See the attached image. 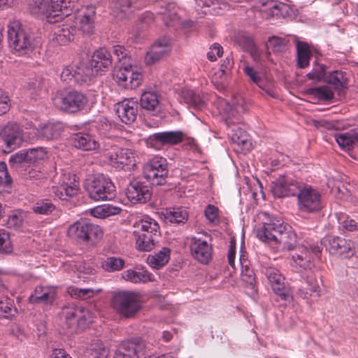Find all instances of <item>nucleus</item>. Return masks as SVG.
Returning <instances> with one entry per match:
<instances>
[{
	"label": "nucleus",
	"instance_id": "nucleus-31",
	"mask_svg": "<svg viewBox=\"0 0 358 358\" xmlns=\"http://www.w3.org/2000/svg\"><path fill=\"white\" fill-rule=\"evenodd\" d=\"M79 313L80 307L73 304L64 306L61 311V317L64 319L67 328L71 333L76 331V323Z\"/></svg>",
	"mask_w": 358,
	"mask_h": 358
},
{
	"label": "nucleus",
	"instance_id": "nucleus-44",
	"mask_svg": "<svg viewBox=\"0 0 358 358\" xmlns=\"http://www.w3.org/2000/svg\"><path fill=\"white\" fill-rule=\"evenodd\" d=\"M140 104L143 109L155 111L159 105L157 94L150 92L143 93L140 99Z\"/></svg>",
	"mask_w": 358,
	"mask_h": 358
},
{
	"label": "nucleus",
	"instance_id": "nucleus-2",
	"mask_svg": "<svg viewBox=\"0 0 358 358\" xmlns=\"http://www.w3.org/2000/svg\"><path fill=\"white\" fill-rule=\"evenodd\" d=\"M68 236L79 243L94 245L103 236V230L97 224L80 219L68 228Z\"/></svg>",
	"mask_w": 358,
	"mask_h": 358
},
{
	"label": "nucleus",
	"instance_id": "nucleus-52",
	"mask_svg": "<svg viewBox=\"0 0 358 358\" xmlns=\"http://www.w3.org/2000/svg\"><path fill=\"white\" fill-rule=\"evenodd\" d=\"M288 41L278 36L270 37L267 43L268 48L275 52H282L287 49Z\"/></svg>",
	"mask_w": 358,
	"mask_h": 358
},
{
	"label": "nucleus",
	"instance_id": "nucleus-20",
	"mask_svg": "<svg viewBox=\"0 0 358 358\" xmlns=\"http://www.w3.org/2000/svg\"><path fill=\"white\" fill-rule=\"evenodd\" d=\"M69 0H50L48 3L47 22L55 23L70 15Z\"/></svg>",
	"mask_w": 358,
	"mask_h": 358
},
{
	"label": "nucleus",
	"instance_id": "nucleus-35",
	"mask_svg": "<svg viewBox=\"0 0 358 358\" xmlns=\"http://www.w3.org/2000/svg\"><path fill=\"white\" fill-rule=\"evenodd\" d=\"M231 138L234 143L240 146L242 150H249L251 147L250 138L247 132L237 127L232 130Z\"/></svg>",
	"mask_w": 358,
	"mask_h": 358
},
{
	"label": "nucleus",
	"instance_id": "nucleus-24",
	"mask_svg": "<svg viewBox=\"0 0 358 358\" xmlns=\"http://www.w3.org/2000/svg\"><path fill=\"white\" fill-rule=\"evenodd\" d=\"M70 142L73 147L83 151L95 150L99 147V143L95 138L87 133L79 132L73 134L70 138Z\"/></svg>",
	"mask_w": 358,
	"mask_h": 358
},
{
	"label": "nucleus",
	"instance_id": "nucleus-21",
	"mask_svg": "<svg viewBox=\"0 0 358 358\" xmlns=\"http://www.w3.org/2000/svg\"><path fill=\"white\" fill-rule=\"evenodd\" d=\"M138 108V103L132 99L124 100L115 105L116 115L126 124H130L136 120Z\"/></svg>",
	"mask_w": 358,
	"mask_h": 358
},
{
	"label": "nucleus",
	"instance_id": "nucleus-37",
	"mask_svg": "<svg viewBox=\"0 0 358 358\" xmlns=\"http://www.w3.org/2000/svg\"><path fill=\"white\" fill-rule=\"evenodd\" d=\"M76 32L75 27L66 26L55 31V39L58 44L65 45L74 39Z\"/></svg>",
	"mask_w": 358,
	"mask_h": 358
},
{
	"label": "nucleus",
	"instance_id": "nucleus-45",
	"mask_svg": "<svg viewBox=\"0 0 358 358\" xmlns=\"http://www.w3.org/2000/svg\"><path fill=\"white\" fill-rule=\"evenodd\" d=\"M120 211V208L109 204H104L94 208L92 210V215L95 217L105 218L110 215H117Z\"/></svg>",
	"mask_w": 358,
	"mask_h": 358
},
{
	"label": "nucleus",
	"instance_id": "nucleus-22",
	"mask_svg": "<svg viewBox=\"0 0 358 358\" xmlns=\"http://www.w3.org/2000/svg\"><path fill=\"white\" fill-rule=\"evenodd\" d=\"M190 250L192 256L202 264H208L212 259V247L206 241L193 238Z\"/></svg>",
	"mask_w": 358,
	"mask_h": 358
},
{
	"label": "nucleus",
	"instance_id": "nucleus-6",
	"mask_svg": "<svg viewBox=\"0 0 358 358\" xmlns=\"http://www.w3.org/2000/svg\"><path fill=\"white\" fill-rule=\"evenodd\" d=\"M296 196L298 208L301 212L313 213L320 211L323 207L320 192L310 185L303 183Z\"/></svg>",
	"mask_w": 358,
	"mask_h": 358
},
{
	"label": "nucleus",
	"instance_id": "nucleus-59",
	"mask_svg": "<svg viewBox=\"0 0 358 358\" xmlns=\"http://www.w3.org/2000/svg\"><path fill=\"white\" fill-rule=\"evenodd\" d=\"M218 213V208L211 204L207 205L204 210V214L206 219L209 221V222L214 224H218L220 223Z\"/></svg>",
	"mask_w": 358,
	"mask_h": 358
},
{
	"label": "nucleus",
	"instance_id": "nucleus-5",
	"mask_svg": "<svg viewBox=\"0 0 358 358\" xmlns=\"http://www.w3.org/2000/svg\"><path fill=\"white\" fill-rule=\"evenodd\" d=\"M8 41L10 47L20 54L25 53L32 48L29 31L17 21L8 25Z\"/></svg>",
	"mask_w": 358,
	"mask_h": 358
},
{
	"label": "nucleus",
	"instance_id": "nucleus-32",
	"mask_svg": "<svg viewBox=\"0 0 358 358\" xmlns=\"http://www.w3.org/2000/svg\"><path fill=\"white\" fill-rule=\"evenodd\" d=\"M297 66L304 69L309 65L312 52L306 42L296 41Z\"/></svg>",
	"mask_w": 358,
	"mask_h": 358
},
{
	"label": "nucleus",
	"instance_id": "nucleus-51",
	"mask_svg": "<svg viewBox=\"0 0 358 358\" xmlns=\"http://www.w3.org/2000/svg\"><path fill=\"white\" fill-rule=\"evenodd\" d=\"M89 358H107L108 350L100 340L94 341L90 347Z\"/></svg>",
	"mask_w": 358,
	"mask_h": 358
},
{
	"label": "nucleus",
	"instance_id": "nucleus-16",
	"mask_svg": "<svg viewBox=\"0 0 358 358\" xmlns=\"http://www.w3.org/2000/svg\"><path fill=\"white\" fill-rule=\"evenodd\" d=\"M113 76L120 86L131 90L138 87L143 78L142 74L134 71L131 64L120 65L114 71Z\"/></svg>",
	"mask_w": 358,
	"mask_h": 358
},
{
	"label": "nucleus",
	"instance_id": "nucleus-49",
	"mask_svg": "<svg viewBox=\"0 0 358 358\" xmlns=\"http://www.w3.org/2000/svg\"><path fill=\"white\" fill-rule=\"evenodd\" d=\"M136 237V248L140 251H151L155 245L159 242L158 239H154L152 237H148L143 234Z\"/></svg>",
	"mask_w": 358,
	"mask_h": 358
},
{
	"label": "nucleus",
	"instance_id": "nucleus-17",
	"mask_svg": "<svg viewBox=\"0 0 358 358\" xmlns=\"http://www.w3.org/2000/svg\"><path fill=\"white\" fill-rule=\"evenodd\" d=\"M184 138L185 134L181 131H163L150 135L147 143L156 150H160L165 145H178Z\"/></svg>",
	"mask_w": 358,
	"mask_h": 358
},
{
	"label": "nucleus",
	"instance_id": "nucleus-19",
	"mask_svg": "<svg viewBox=\"0 0 358 358\" xmlns=\"http://www.w3.org/2000/svg\"><path fill=\"white\" fill-rule=\"evenodd\" d=\"M80 190L78 178L75 174H65L63 182L54 189L55 196L62 200H69L76 196Z\"/></svg>",
	"mask_w": 358,
	"mask_h": 358
},
{
	"label": "nucleus",
	"instance_id": "nucleus-62",
	"mask_svg": "<svg viewBox=\"0 0 358 358\" xmlns=\"http://www.w3.org/2000/svg\"><path fill=\"white\" fill-rule=\"evenodd\" d=\"M11 104L8 94L0 89V115L9 111Z\"/></svg>",
	"mask_w": 358,
	"mask_h": 358
},
{
	"label": "nucleus",
	"instance_id": "nucleus-1",
	"mask_svg": "<svg viewBox=\"0 0 358 358\" xmlns=\"http://www.w3.org/2000/svg\"><path fill=\"white\" fill-rule=\"evenodd\" d=\"M110 306L117 315L125 319L134 317L141 308L139 295L129 291L115 292Z\"/></svg>",
	"mask_w": 358,
	"mask_h": 358
},
{
	"label": "nucleus",
	"instance_id": "nucleus-14",
	"mask_svg": "<svg viewBox=\"0 0 358 358\" xmlns=\"http://www.w3.org/2000/svg\"><path fill=\"white\" fill-rule=\"evenodd\" d=\"M150 182L138 179L131 180L127 187V196L132 203H145L150 201L152 190Z\"/></svg>",
	"mask_w": 358,
	"mask_h": 358
},
{
	"label": "nucleus",
	"instance_id": "nucleus-40",
	"mask_svg": "<svg viewBox=\"0 0 358 358\" xmlns=\"http://www.w3.org/2000/svg\"><path fill=\"white\" fill-rule=\"evenodd\" d=\"M123 278L133 283L146 282L151 280V276L148 271H136L128 269L122 273Z\"/></svg>",
	"mask_w": 358,
	"mask_h": 358
},
{
	"label": "nucleus",
	"instance_id": "nucleus-11",
	"mask_svg": "<svg viewBox=\"0 0 358 358\" xmlns=\"http://www.w3.org/2000/svg\"><path fill=\"white\" fill-rule=\"evenodd\" d=\"M0 141L8 152L17 148L23 141V129L18 123L13 121L0 126Z\"/></svg>",
	"mask_w": 358,
	"mask_h": 358
},
{
	"label": "nucleus",
	"instance_id": "nucleus-27",
	"mask_svg": "<svg viewBox=\"0 0 358 358\" xmlns=\"http://www.w3.org/2000/svg\"><path fill=\"white\" fill-rule=\"evenodd\" d=\"M119 345L128 354L132 355L133 358H145L147 352L146 343L140 337L122 341Z\"/></svg>",
	"mask_w": 358,
	"mask_h": 358
},
{
	"label": "nucleus",
	"instance_id": "nucleus-53",
	"mask_svg": "<svg viewBox=\"0 0 358 358\" xmlns=\"http://www.w3.org/2000/svg\"><path fill=\"white\" fill-rule=\"evenodd\" d=\"M92 322V316L90 311L80 307V313H78L76 323V331L84 330Z\"/></svg>",
	"mask_w": 358,
	"mask_h": 358
},
{
	"label": "nucleus",
	"instance_id": "nucleus-9",
	"mask_svg": "<svg viewBox=\"0 0 358 358\" xmlns=\"http://www.w3.org/2000/svg\"><path fill=\"white\" fill-rule=\"evenodd\" d=\"M103 155L108 159L109 164L115 169H123L126 166L135 165L134 152L128 148L113 145L110 149L103 151Z\"/></svg>",
	"mask_w": 358,
	"mask_h": 358
},
{
	"label": "nucleus",
	"instance_id": "nucleus-8",
	"mask_svg": "<svg viewBox=\"0 0 358 358\" xmlns=\"http://www.w3.org/2000/svg\"><path fill=\"white\" fill-rule=\"evenodd\" d=\"M296 288V295L303 299L320 296V282L315 274L311 271L306 270L299 274Z\"/></svg>",
	"mask_w": 358,
	"mask_h": 358
},
{
	"label": "nucleus",
	"instance_id": "nucleus-58",
	"mask_svg": "<svg viewBox=\"0 0 358 358\" xmlns=\"http://www.w3.org/2000/svg\"><path fill=\"white\" fill-rule=\"evenodd\" d=\"M12 184V178L10 176L6 164L0 162V187L3 188H9Z\"/></svg>",
	"mask_w": 358,
	"mask_h": 358
},
{
	"label": "nucleus",
	"instance_id": "nucleus-43",
	"mask_svg": "<svg viewBox=\"0 0 358 358\" xmlns=\"http://www.w3.org/2000/svg\"><path fill=\"white\" fill-rule=\"evenodd\" d=\"M219 108L220 110V113H223L227 115V119H229L231 117H235L236 115L244 111V108L242 105L235 103L234 102L230 103L224 99L220 101Z\"/></svg>",
	"mask_w": 358,
	"mask_h": 358
},
{
	"label": "nucleus",
	"instance_id": "nucleus-57",
	"mask_svg": "<svg viewBox=\"0 0 358 358\" xmlns=\"http://www.w3.org/2000/svg\"><path fill=\"white\" fill-rule=\"evenodd\" d=\"M39 298L37 303L50 306L55 300L56 291L51 287H45L43 293H42V295L39 296Z\"/></svg>",
	"mask_w": 358,
	"mask_h": 358
},
{
	"label": "nucleus",
	"instance_id": "nucleus-36",
	"mask_svg": "<svg viewBox=\"0 0 358 358\" xmlns=\"http://www.w3.org/2000/svg\"><path fill=\"white\" fill-rule=\"evenodd\" d=\"M181 98L185 103L195 109L201 110L205 106V101L199 94H196L192 90H183L181 92Z\"/></svg>",
	"mask_w": 358,
	"mask_h": 358
},
{
	"label": "nucleus",
	"instance_id": "nucleus-3",
	"mask_svg": "<svg viewBox=\"0 0 358 358\" xmlns=\"http://www.w3.org/2000/svg\"><path fill=\"white\" fill-rule=\"evenodd\" d=\"M85 189L94 201L110 200L115 196V187L110 178L103 174L90 176L85 181Z\"/></svg>",
	"mask_w": 358,
	"mask_h": 358
},
{
	"label": "nucleus",
	"instance_id": "nucleus-60",
	"mask_svg": "<svg viewBox=\"0 0 358 358\" xmlns=\"http://www.w3.org/2000/svg\"><path fill=\"white\" fill-rule=\"evenodd\" d=\"M29 158L28 162L36 163L46 157V152L43 148H31L27 150Z\"/></svg>",
	"mask_w": 358,
	"mask_h": 358
},
{
	"label": "nucleus",
	"instance_id": "nucleus-50",
	"mask_svg": "<svg viewBox=\"0 0 358 358\" xmlns=\"http://www.w3.org/2000/svg\"><path fill=\"white\" fill-rule=\"evenodd\" d=\"M327 67L324 64H314L313 68L310 72L307 73L306 77L315 82L324 81V78L327 73H326Z\"/></svg>",
	"mask_w": 358,
	"mask_h": 358
},
{
	"label": "nucleus",
	"instance_id": "nucleus-38",
	"mask_svg": "<svg viewBox=\"0 0 358 358\" xmlns=\"http://www.w3.org/2000/svg\"><path fill=\"white\" fill-rule=\"evenodd\" d=\"M166 222L173 224H184L188 218L187 210L182 208H173L172 210H166L164 214Z\"/></svg>",
	"mask_w": 358,
	"mask_h": 358
},
{
	"label": "nucleus",
	"instance_id": "nucleus-7",
	"mask_svg": "<svg viewBox=\"0 0 358 358\" xmlns=\"http://www.w3.org/2000/svg\"><path fill=\"white\" fill-rule=\"evenodd\" d=\"M143 173L151 185H164L169 174L166 159L159 156L154 157L145 164Z\"/></svg>",
	"mask_w": 358,
	"mask_h": 358
},
{
	"label": "nucleus",
	"instance_id": "nucleus-25",
	"mask_svg": "<svg viewBox=\"0 0 358 358\" xmlns=\"http://www.w3.org/2000/svg\"><path fill=\"white\" fill-rule=\"evenodd\" d=\"M274 245L278 251L282 252L293 250L296 248L297 235L291 226H285Z\"/></svg>",
	"mask_w": 358,
	"mask_h": 358
},
{
	"label": "nucleus",
	"instance_id": "nucleus-61",
	"mask_svg": "<svg viewBox=\"0 0 358 358\" xmlns=\"http://www.w3.org/2000/svg\"><path fill=\"white\" fill-rule=\"evenodd\" d=\"M338 221L341 227L348 231H352L358 229L357 221L350 218L348 215H342L338 217Z\"/></svg>",
	"mask_w": 358,
	"mask_h": 358
},
{
	"label": "nucleus",
	"instance_id": "nucleus-33",
	"mask_svg": "<svg viewBox=\"0 0 358 358\" xmlns=\"http://www.w3.org/2000/svg\"><path fill=\"white\" fill-rule=\"evenodd\" d=\"M137 0H112L110 6L113 15L119 19L125 17L129 8Z\"/></svg>",
	"mask_w": 358,
	"mask_h": 358
},
{
	"label": "nucleus",
	"instance_id": "nucleus-56",
	"mask_svg": "<svg viewBox=\"0 0 358 358\" xmlns=\"http://www.w3.org/2000/svg\"><path fill=\"white\" fill-rule=\"evenodd\" d=\"M48 3V0H29V5L33 13H41L47 18Z\"/></svg>",
	"mask_w": 358,
	"mask_h": 358
},
{
	"label": "nucleus",
	"instance_id": "nucleus-48",
	"mask_svg": "<svg viewBox=\"0 0 358 358\" xmlns=\"http://www.w3.org/2000/svg\"><path fill=\"white\" fill-rule=\"evenodd\" d=\"M55 208V206L49 199L38 200L32 208L34 213L43 215L52 213Z\"/></svg>",
	"mask_w": 358,
	"mask_h": 358
},
{
	"label": "nucleus",
	"instance_id": "nucleus-64",
	"mask_svg": "<svg viewBox=\"0 0 358 358\" xmlns=\"http://www.w3.org/2000/svg\"><path fill=\"white\" fill-rule=\"evenodd\" d=\"M258 87L266 92V94L271 97H275V93L273 90V86L271 82H268L262 78L259 82L257 83Z\"/></svg>",
	"mask_w": 358,
	"mask_h": 358
},
{
	"label": "nucleus",
	"instance_id": "nucleus-34",
	"mask_svg": "<svg viewBox=\"0 0 358 358\" xmlns=\"http://www.w3.org/2000/svg\"><path fill=\"white\" fill-rule=\"evenodd\" d=\"M170 254L171 250L164 247L155 255H149L147 262L152 268L159 269L169 262Z\"/></svg>",
	"mask_w": 358,
	"mask_h": 358
},
{
	"label": "nucleus",
	"instance_id": "nucleus-55",
	"mask_svg": "<svg viewBox=\"0 0 358 358\" xmlns=\"http://www.w3.org/2000/svg\"><path fill=\"white\" fill-rule=\"evenodd\" d=\"M94 11L92 10V13H85L80 20V29L85 34H91L94 28L93 17Z\"/></svg>",
	"mask_w": 358,
	"mask_h": 358
},
{
	"label": "nucleus",
	"instance_id": "nucleus-4",
	"mask_svg": "<svg viewBox=\"0 0 358 358\" xmlns=\"http://www.w3.org/2000/svg\"><path fill=\"white\" fill-rule=\"evenodd\" d=\"M88 101L87 95L76 90L58 92L53 98V103L57 108L71 114L85 109Z\"/></svg>",
	"mask_w": 358,
	"mask_h": 358
},
{
	"label": "nucleus",
	"instance_id": "nucleus-10",
	"mask_svg": "<svg viewBox=\"0 0 358 358\" xmlns=\"http://www.w3.org/2000/svg\"><path fill=\"white\" fill-rule=\"evenodd\" d=\"M302 185L288 176H279L272 181L271 191L276 198L296 196Z\"/></svg>",
	"mask_w": 358,
	"mask_h": 358
},
{
	"label": "nucleus",
	"instance_id": "nucleus-63",
	"mask_svg": "<svg viewBox=\"0 0 358 358\" xmlns=\"http://www.w3.org/2000/svg\"><path fill=\"white\" fill-rule=\"evenodd\" d=\"M113 52L118 62L127 59L129 51L122 45H114L113 47Z\"/></svg>",
	"mask_w": 358,
	"mask_h": 358
},
{
	"label": "nucleus",
	"instance_id": "nucleus-15",
	"mask_svg": "<svg viewBox=\"0 0 358 358\" xmlns=\"http://www.w3.org/2000/svg\"><path fill=\"white\" fill-rule=\"evenodd\" d=\"M321 245L330 253L336 255H345V257H349L355 252L354 243L338 236H325L321 240Z\"/></svg>",
	"mask_w": 358,
	"mask_h": 358
},
{
	"label": "nucleus",
	"instance_id": "nucleus-47",
	"mask_svg": "<svg viewBox=\"0 0 358 358\" xmlns=\"http://www.w3.org/2000/svg\"><path fill=\"white\" fill-rule=\"evenodd\" d=\"M101 291V289H80L78 287H71L69 289V293L71 296L80 299L81 300H85L90 298L93 297L95 294L99 293Z\"/></svg>",
	"mask_w": 358,
	"mask_h": 358
},
{
	"label": "nucleus",
	"instance_id": "nucleus-42",
	"mask_svg": "<svg viewBox=\"0 0 358 358\" xmlns=\"http://www.w3.org/2000/svg\"><path fill=\"white\" fill-rule=\"evenodd\" d=\"M307 93L320 101H330L334 99V93L330 86L322 85L308 89Z\"/></svg>",
	"mask_w": 358,
	"mask_h": 358
},
{
	"label": "nucleus",
	"instance_id": "nucleus-13",
	"mask_svg": "<svg viewBox=\"0 0 358 358\" xmlns=\"http://www.w3.org/2000/svg\"><path fill=\"white\" fill-rule=\"evenodd\" d=\"M287 225L288 224L280 220L271 218L257 229V236L262 241L274 245Z\"/></svg>",
	"mask_w": 358,
	"mask_h": 358
},
{
	"label": "nucleus",
	"instance_id": "nucleus-18",
	"mask_svg": "<svg viewBox=\"0 0 358 358\" xmlns=\"http://www.w3.org/2000/svg\"><path fill=\"white\" fill-rule=\"evenodd\" d=\"M171 51V41L167 37H162L157 40L151 46L145 57V63L152 65L165 57Z\"/></svg>",
	"mask_w": 358,
	"mask_h": 358
},
{
	"label": "nucleus",
	"instance_id": "nucleus-28",
	"mask_svg": "<svg viewBox=\"0 0 358 358\" xmlns=\"http://www.w3.org/2000/svg\"><path fill=\"white\" fill-rule=\"evenodd\" d=\"M64 129V124L61 122H48L39 126L38 135L45 140H55L61 136Z\"/></svg>",
	"mask_w": 358,
	"mask_h": 358
},
{
	"label": "nucleus",
	"instance_id": "nucleus-26",
	"mask_svg": "<svg viewBox=\"0 0 358 358\" xmlns=\"http://www.w3.org/2000/svg\"><path fill=\"white\" fill-rule=\"evenodd\" d=\"M90 63L96 71H105L112 66L111 53L106 48H100L94 52Z\"/></svg>",
	"mask_w": 358,
	"mask_h": 358
},
{
	"label": "nucleus",
	"instance_id": "nucleus-39",
	"mask_svg": "<svg viewBox=\"0 0 358 358\" xmlns=\"http://www.w3.org/2000/svg\"><path fill=\"white\" fill-rule=\"evenodd\" d=\"M293 260L300 266L305 269L310 268L312 266L313 257L309 249L307 247H302L299 253L292 256Z\"/></svg>",
	"mask_w": 358,
	"mask_h": 358
},
{
	"label": "nucleus",
	"instance_id": "nucleus-29",
	"mask_svg": "<svg viewBox=\"0 0 358 358\" xmlns=\"http://www.w3.org/2000/svg\"><path fill=\"white\" fill-rule=\"evenodd\" d=\"M334 136L343 150H350L358 145V126L347 132L336 133Z\"/></svg>",
	"mask_w": 358,
	"mask_h": 358
},
{
	"label": "nucleus",
	"instance_id": "nucleus-54",
	"mask_svg": "<svg viewBox=\"0 0 358 358\" xmlns=\"http://www.w3.org/2000/svg\"><path fill=\"white\" fill-rule=\"evenodd\" d=\"M13 249L10 234L4 229H0V254H10Z\"/></svg>",
	"mask_w": 358,
	"mask_h": 358
},
{
	"label": "nucleus",
	"instance_id": "nucleus-46",
	"mask_svg": "<svg viewBox=\"0 0 358 358\" xmlns=\"http://www.w3.org/2000/svg\"><path fill=\"white\" fill-rule=\"evenodd\" d=\"M124 263V260L120 257H108L102 262L101 266L106 271L115 272L122 270Z\"/></svg>",
	"mask_w": 358,
	"mask_h": 358
},
{
	"label": "nucleus",
	"instance_id": "nucleus-30",
	"mask_svg": "<svg viewBox=\"0 0 358 358\" xmlns=\"http://www.w3.org/2000/svg\"><path fill=\"white\" fill-rule=\"evenodd\" d=\"M348 81L347 73L338 70L328 73L324 78V82L327 83L332 90L334 89L338 92L348 88Z\"/></svg>",
	"mask_w": 358,
	"mask_h": 358
},
{
	"label": "nucleus",
	"instance_id": "nucleus-23",
	"mask_svg": "<svg viewBox=\"0 0 358 358\" xmlns=\"http://www.w3.org/2000/svg\"><path fill=\"white\" fill-rule=\"evenodd\" d=\"M134 231L133 232L135 236H140L141 235L148 237H152L154 239H159L160 231L158 223L152 220H141L134 224Z\"/></svg>",
	"mask_w": 358,
	"mask_h": 358
},
{
	"label": "nucleus",
	"instance_id": "nucleus-12",
	"mask_svg": "<svg viewBox=\"0 0 358 358\" xmlns=\"http://www.w3.org/2000/svg\"><path fill=\"white\" fill-rule=\"evenodd\" d=\"M262 272L268 279V281L273 291L280 299L289 301L292 299L289 289L285 283V278L280 271L275 267H265Z\"/></svg>",
	"mask_w": 358,
	"mask_h": 358
},
{
	"label": "nucleus",
	"instance_id": "nucleus-41",
	"mask_svg": "<svg viewBox=\"0 0 358 358\" xmlns=\"http://www.w3.org/2000/svg\"><path fill=\"white\" fill-rule=\"evenodd\" d=\"M17 313L13 299L3 296L0 298V317L10 318Z\"/></svg>",
	"mask_w": 358,
	"mask_h": 358
}]
</instances>
